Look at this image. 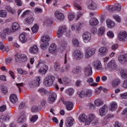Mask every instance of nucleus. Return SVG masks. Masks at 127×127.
I'll use <instances>...</instances> for the list:
<instances>
[{"instance_id": "nucleus-55", "label": "nucleus", "mask_w": 127, "mask_h": 127, "mask_svg": "<svg viewBox=\"0 0 127 127\" xmlns=\"http://www.w3.org/2000/svg\"><path fill=\"white\" fill-rule=\"evenodd\" d=\"M84 92L86 97H91V95H92V90H91V89H88Z\"/></svg>"}, {"instance_id": "nucleus-63", "label": "nucleus", "mask_w": 127, "mask_h": 127, "mask_svg": "<svg viewBox=\"0 0 127 127\" xmlns=\"http://www.w3.org/2000/svg\"><path fill=\"white\" fill-rule=\"evenodd\" d=\"M78 95L79 96L80 98H84L85 96V91H82L81 92H79L78 93Z\"/></svg>"}, {"instance_id": "nucleus-25", "label": "nucleus", "mask_w": 127, "mask_h": 127, "mask_svg": "<svg viewBox=\"0 0 127 127\" xmlns=\"http://www.w3.org/2000/svg\"><path fill=\"white\" fill-rule=\"evenodd\" d=\"M29 52L32 54H36L38 52V47L36 45H34L30 48Z\"/></svg>"}, {"instance_id": "nucleus-11", "label": "nucleus", "mask_w": 127, "mask_h": 127, "mask_svg": "<svg viewBox=\"0 0 127 127\" xmlns=\"http://www.w3.org/2000/svg\"><path fill=\"white\" fill-rule=\"evenodd\" d=\"M67 29L66 26H62L59 27L58 31H57V35L58 37H61L64 32H66Z\"/></svg>"}, {"instance_id": "nucleus-30", "label": "nucleus", "mask_w": 127, "mask_h": 127, "mask_svg": "<svg viewBox=\"0 0 127 127\" xmlns=\"http://www.w3.org/2000/svg\"><path fill=\"white\" fill-rule=\"evenodd\" d=\"M89 24L95 26L99 24V20L96 18H92L89 20Z\"/></svg>"}, {"instance_id": "nucleus-32", "label": "nucleus", "mask_w": 127, "mask_h": 127, "mask_svg": "<svg viewBox=\"0 0 127 127\" xmlns=\"http://www.w3.org/2000/svg\"><path fill=\"white\" fill-rule=\"evenodd\" d=\"M120 84H121V80L119 79H115L113 80L111 82L112 86L114 87V88L118 87Z\"/></svg>"}, {"instance_id": "nucleus-64", "label": "nucleus", "mask_w": 127, "mask_h": 127, "mask_svg": "<svg viewBox=\"0 0 127 127\" xmlns=\"http://www.w3.org/2000/svg\"><path fill=\"white\" fill-rule=\"evenodd\" d=\"M122 99H127V92L120 94Z\"/></svg>"}, {"instance_id": "nucleus-5", "label": "nucleus", "mask_w": 127, "mask_h": 127, "mask_svg": "<svg viewBox=\"0 0 127 127\" xmlns=\"http://www.w3.org/2000/svg\"><path fill=\"white\" fill-rule=\"evenodd\" d=\"M35 79V80H32L29 83V86L30 88H34V87L40 85V80H42L41 77L37 76Z\"/></svg>"}, {"instance_id": "nucleus-45", "label": "nucleus", "mask_w": 127, "mask_h": 127, "mask_svg": "<svg viewBox=\"0 0 127 127\" xmlns=\"http://www.w3.org/2000/svg\"><path fill=\"white\" fill-rule=\"evenodd\" d=\"M117 108H118V104H117V103L113 102L111 104V110L112 112L116 111V110H117Z\"/></svg>"}, {"instance_id": "nucleus-23", "label": "nucleus", "mask_w": 127, "mask_h": 127, "mask_svg": "<svg viewBox=\"0 0 127 127\" xmlns=\"http://www.w3.org/2000/svg\"><path fill=\"white\" fill-rule=\"evenodd\" d=\"M61 68V64H60V62L59 61H57L54 63V69L55 71H56V72H58V71H60Z\"/></svg>"}, {"instance_id": "nucleus-53", "label": "nucleus", "mask_w": 127, "mask_h": 127, "mask_svg": "<svg viewBox=\"0 0 127 127\" xmlns=\"http://www.w3.org/2000/svg\"><path fill=\"white\" fill-rule=\"evenodd\" d=\"M5 9L7 10V11H8V12H10L11 13H13V12H14V10L11 8V7H10V6H5Z\"/></svg>"}, {"instance_id": "nucleus-46", "label": "nucleus", "mask_w": 127, "mask_h": 127, "mask_svg": "<svg viewBox=\"0 0 127 127\" xmlns=\"http://www.w3.org/2000/svg\"><path fill=\"white\" fill-rule=\"evenodd\" d=\"M72 43L74 47H78V46H79V41L77 39H72Z\"/></svg>"}, {"instance_id": "nucleus-47", "label": "nucleus", "mask_w": 127, "mask_h": 127, "mask_svg": "<svg viewBox=\"0 0 127 127\" xmlns=\"http://www.w3.org/2000/svg\"><path fill=\"white\" fill-rule=\"evenodd\" d=\"M9 117H7L4 116H1V118L0 119V123H4L5 122H6V121H9Z\"/></svg>"}, {"instance_id": "nucleus-56", "label": "nucleus", "mask_w": 127, "mask_h": 127, "mask_svg": "<svg viewBox=\"0 0 127 127\" xmlns=\"http://www.w3.org/2000/svg\"><path fill=\"white\" fill-rule=\"evenodd\" d=\"M75 18V15L73 13H69L68 15V18L69 20H73Z\"/></svg>"}, {"instance_id": "nucleus-49", "label": "nucleus", "mask_w": 127, "mask_h": 127, "mask_svg": "<svg viewBox=\"0 0 127 127\" xmlns=\"http://www.w3.org/2000/svg\"><path fill=\"white\" fill-rule=\"evenodd\" d=\"M106 9L109 10V11L112 12L116 10V7L114 5L107 6Z\"/></svg>"}, {"instance_id": "nucleus-58", "label": "nucleus", "mask_w": 127, "mask_h": 127, "mask_svg": "<svg viewBox=\"0 0 127 127\" xmlns=\"http://www.w3.org/2000/svg\"><path fill=\"white\" fill-rule=\"evenodd\" d=\"M3 32L4 33V34H9V33H11V30L8 28H7L3 30Z\"/></svg>"}, {"instance_id": "nucleus-29", "label": "nucleus", "mask_w": 127, "mask_h": 127, "mask_svg": "<svg viewBox=\"0 0 127 127\" xmlns=\"http://www.w3.org/2000/svg\"><path fill=\"white\" fill-rule=\"evenodd\" d=\"M86 82L88 84L90 85V86H93V87H96V86H98V83L94 82V79H93L92 77L88 78L87 79Z\"/></svg>"}, {"instance_id": "nucleus-60", "label": "nucleus", "mask_w": 127, "mask_h": 127, "mask_svg": "<svg viewBox=\"0 0 127 127\" xmlns=\"http://www.w3.org/2000/svg\"><path fill=\"white\" fill-rule=\"evenodd\" d=\"M107 34V36L111 37V38H113L114 36H115V35H114V33H113L112 31H108Z\"/></svg>"}, {"instance_id": "nucleus-57", "label": "nucleus", "mask_w": 127, "mask_h": 127, "mask_svg": "<svg viewBox=\"0 0 127 127\" xmlns=\"http://www.w3.org/2000/svg\"><path fill=\"white\" fill-rule=\"evenodd\" d=\"M30 11L27 10L26 11H24L22 14L21 15V18H24L26 15H28V14L29 13Z\"/></svg>"}, {"instance_id": "nucleus-10", "label": "nucleus", "mask_w": 127, "mask_h": 127, "mask_svg": "<svg viewBox=\"0 0 127 127\" xmlns=\"http://www.w3.org/2000/svg\"><path fill=\"white\" fill-rule=\"evenodd\" d=\"M84 71L86 76H92L93 74L92 66H91V65H87V66L84 67Z\"/></svg>"}, {"instance_id": "nucleus-4", "label": "nucleus", "mask_w": 127, "mask_h": 127, "mask_svg": "<svg viewBox=\"0 0 127 127\" xmlns=\"http://www.w3.org/2000/svg\"><path fill=\"white\" fill-rule=\"evenodd\" d=\"M15 56V61L17 63H21V62H26L27 61V56L25 54H16Z\"/></svg>"}, {"instance_id": "nucleus-22", "label": "nucleus", "mask_w": 127, "mask_h": 127, "mask_svg": "<svg viewBox=\"0 0 127 127\" xmlns=\"http://www.w3.org/2000/svg\"><path fill=\"white\" fill-rule=\"evenodd\" d=\"M56 49H57V46L55 44H52L49 48V52L52 54L55 53Z\"/></svg>"}, {"instance_id": "nucleus-17", "label": "nucleus", "mask_w": 127, "mask_h": 127, "mask_svg": "<svg viewBox=\"0 0 127 127\" xmlns=\"http://www.w3.org/2000/svg\"><path fill=\"white\" fill-rule=\"evenodd\" d=\"M96 116L93 114H90L87 116V121L86 122V125H89L92 122L95 120Z\"/></svg>"}, {"instance_id": "nucleus-31", "label": "nucleus", "mask_w": 127, "mask_h": 127, "mask_svg": "<svg viewBox=\"0 0 127 127\" xmlns=\"http://www.w3.org/2000/svg\"><path fill=\"white\" fill-rule=\"evenodd\" d=\"M11 27L12 31H13V32H15V31H17V30L19 29L20 26L18 23L14 22L12 24Z\"/></svg>"}, {"instance_id": "nucleus-61", "label": "nucleus", "mask_w": 127, "mask_h": 127, "mask_svg": "<svg viewBox=\"0 0 127 127\" xmlns=\"http://www.w3.org/2000/svg\"><path fill=\"white\" fill-rule=\"evenodd\" d=\"M114 127H124V126H123V124L118 121L115 122Z\"/></svg>"}, {"instance_id": "nucleus-21", "label": "nucleus", "mask_w": 127, "mask_h": 127, "mask_svg": "<svg viewBox=\"0 0 127 127\" xmlns=\"http://www.w3.org/2000/svg\"><path fill=\"white\" fill-rule=\"evenodd\" d=\"M93 65L96 70H102V66L101 62L99 61H94L93 62Z\"/></svg>"}, {"instance_id": "nucleus-33", "label": "nucleus", "mask_w": 127, "mask_h": 127, "mask_svg": "<svg viewBox=\"0 0 127 127\" xmlns=\"http://www.w3.org/2000/svg\"><path fill=\"white\" fill-rule=\"evenodd\" d=\"M18 100L17 96L15 94H12L10 97V101L12 104H15Z\"/></svg>"}, {"instance_id": "nucleus-16", "label": "nucleus", "mask_w": 127, "mask_h": 127, "mask_svg": "<svg viewBox=\"0 0 127 127\" xmlns=\"http://www.w3.org/2000/svg\"><path fill=\"white\" fill-rule=\"evenodd\" d=\"M98 52L100 56H105L108 52V49L106 47H101L99 48Z\"/></svg>"}, {"instance_id": "nucleus-15", "label": "nucleus", "mask_w": 127, "mask_h": 127, "mask_svg": "<svg viewBox=\"0 0 127 127\" xmlns=\"http://www.w3.org/2000/svg\"><path fill=\"white\" fill-rule=\"evenodd\" d=\"M54 15L58 20H63V19H64V14L59 11H56L54 13Z\"/></svg>"}, {"instance_id": "nucleus-6", "label": "nucleus", "mask_w": 127, "mask_h": 127, "mask_svg": "<svg viewBox=\"0 0 127 127\" xmlns=\"http://www.w3.org/2000/svg\"><path fill=\"white\" fill-rule=\"evenodd\" d=\"M73 56L76 60H81V59H83V58L84 57V53L80 51L77 50L73 53Z\"/></svg>"}, {"instance_id": "nucleus-3", "label": "nucleus", "mask_w": 127, "mask_h": 127, "mask_svg": "<svg viewBox=\"0 0 127 127\" xmlns=\"http://www.w3.org/2000/svg\"><path fill=\"white\" fill-rule=\"evenodd\" d=\"M95 53H96L95 48H87L85 49V58L89 59V58H91L93 55H94Z\"/></svg>"}, {"instance_id": "nucleus-48", "label": "nucleus", "mask_w": 127, "mask_h": 127, "mask_svg": "<svg viewBox=\"0 0 127 127\" xmlns=\"http://www.w3.org/2000/svg\"><path fill=\"white\" fill-rule=\"evenodd\" d=\"M6 15H7L6 11L4 10H0V17H6Z\"/></svg>"}, {"instance_id": "nucleus-42", "label": "nucleus", "mask_w": 127, "mask_h": 127, "mask_svg": "<svg viewBox=\"0 0 127 127\" xmlns=\"http://www.w3.org/2000/svg\"><path fill=\"white\" fill-rule=\"evenodd\" d=\"M105 27H101L99 28V29L98 30V34L99 36H102L104 35V33H105Z\"/></svg>"}, {"instance_id": "nucleus-1", "label": "nucleus", "mask_w": 127, "mask_h": 127, "mask_svg": "<svg viewBox=\"0 0 127 127\" xmlns=\"http://www.w3.org/2000/svg\"><path fill=\"white\" fill-rule=\"evenodd\" d=\"M55 77L53 75H49L47 76L44 82V85L46 87H52L54 85L55 82Z\"/></svg>"}, {"instance_id": "nucleus-8", "label": "nucleus", "mask_w": 127, "mask_h": 127, "mask_svg": "<svg viewBox=\"0 0 127 127\" xmlns=\"http://www.w3.org/2000/svg\"><path fill=\"white\" fill-rule=\"evenodd\" d=\"M57 99V94L55 92H51L48 98V102L49 104H53Z\"/></svg>"}, {"instance_id": "nucleus-2", "label": "nucleus", "mask_w": 127, "mask_h": 127, "mask_svg": "<svg viewBox=\"0 0 127 127\" xmlns=\"http://www.w3.org/2000/svg\"><path fill=\"white\" fill-rule=\"evenodd\" d=\"M41 40L43 43L41 45V48L43 50H45L47 48V46L49 45V41H50V38L49 36L46 35L41 37Z\"/></svg>"}, {"instance_id": "nucleus-13", "label": "nucleus", "mask_w": 127, "mask_h": 127, "mask_svg": "<svg viewBox=\"0 0 127 127\" xmlns=\"http://www.w3.org/2000/svg\"><path fill=\"white\" fill-rule=\"evenodd\" d=\"M107 67L111 70H115L117 68L116 61L111 60V61H110L108 64Z\"/></svg>"}, {"instance_id": "nucleus-19", "label": "nucleus", "mask_w": 127, "mask_h": 127, "mask_svg": "<svg viewBox=\"0 0 127 127\" xmlns=\"http://www.w3.org/2000/svg\"><path fill=\"white\" fill-rule=\"evenodd\" d=\"M64 104L66 106V110L67 111H71L73 109V107H74V105L73 104V103H72L71 102L64 101Z\"/></svg>"}, {"instance_id": "nucleus-34", "label": "nucleus", "mask_w": 127, "mask_h": 127, "mask_svg": "<svg viewBox=\"0 0 127 127\" xmlns=\"http://www.w3.org/2000/svg\"><path fill=\"white\" fill-rule=\"evenodd\" d=\"M106 24L108 28H113L115 25V22L111 20H106Z\"/></svg>"}, {"instance_id": "nucleus-37", "label": "nucleus", "mask_w": 127, "mask_h": 127, "mask_svg": "<svg viewBox=\"0 0 127 127\" xmlns=\"http://www.w3.org/2000/svg\"><path fill=\"white\" fill-rule=\"evenodd\" d=\"M19 39L22 43H25L27 41V39L25 37V33L21 34L19 36Z\"/></svg>"}, {"instance_id": "nucleus-43", "label": "nucleus", "mask_w": 127, "mask_h": 127, "mask_svg": "<svg viewBox=\"0 0 127 127\" xmlns=\"http://www.w3.org/2000/svg\"><path fill=\"white\" fill-rule=\"evenodd\" d=\"M44 66H46V65H44V62L42 61H40V62L38 63V64L36 65V68H42L44 67Z\"/></svg>"}, {"instance_id": "nucleus-20", "label": "nucleus", "mask_w": 127, "mask_h": 127, "mask_svg": "<svg viewBox=\"0 0 127 127\" xmlns=\"http://www.w3.org/2000/svg\"><path fill=\"white\" fill-rule=\"evenodd\" d=\"M79 120L84 123L85 125H87V122H88V116H87L85 114H81L79 116Z\"/></svg>"}, {"instance_id": "nucleus-18", "label": "nucleus", "mask_w": 127, "mask_h": 127, "mask_svg": "<svg viewBox=\"0 0 127 127\" xmlns=\"http://www.w3.org/2000/svg\"><path fill=\"white\" fill-rule=\"evenodd\" d=\"M83 25L82 23H78L77 24H73L71 25V30H75V29H76V30L78 31L82 28V26Z\"/></svg>"}, {"instance_id": "nucleus-38", "label": "nucleus", "mask_w": 127, "mask_h": 127, "mask_svg": "<svg viewBox=\"0 0 127 127\" xmlns=\"http://www.w3.org/2000/svg\"><path fill=\"white\" fill-rule=\"evenodd\" d=\"M60 46L64 49L68 46V43H67L65 40H62L60 42Z\"/></svg>"}, {"instance_id": "nucleus-59", "label": "nucleus", "mask_w": 127, "mask_h": 127, "mask_svg": "<svg viewBox=\"0 0 127 127\" xmlns=\"http://www.w3.org/2000/svg\"><path fill=\"white\" fill-rule=\"evenodd\" d=\"M115 8L117 9V10H118V11H120L121 9H122V5L119 3L115 4Z\"/></svg>"}, {"instance_id": "nucleus-51", "label": "nucleus", "mask_w": 127, "mask_h": 127, "mask_svg": "<svg viewBox=\"0 0 127 127\" xmlns=\"http://www.w3.org/2000/svg\"><path fill=\"white\" fill-rule=\"evenodd\" d=\"M113 17L117 22H119V23H121L122 21V19H121V17L119 16V15H114L113 16Z\"/></svg>"}, {"instance_id": "nucleus-35", "label": "nucleus", "mask_w": 127, "mask_h": 127, "mask_svg": "<svg viewBox=\"0 0 127 127\" xmlns=\"http://www.w3.org/2000/svg\"><path fill=\"white\" fill-rule=\"evenodd\" d=\"M81 69L80 66H76L71 70V74L75 75V74H79V72H81Z\"/></svg>"}, {"instance_id": "nucleus-39", "label": "nucleus", "mask_w": 127, "mask_h": 127, "mask_svg": "<svg viewBox=\"0 0 127 127\" xmlns=\"http://www.w3.org/2000/svg\"><path fill=\"white\" fill-rule=\"evenodd\" d=\"M68 79L66 76L63 77L62 78H58V82L60 84H65L67 81Z\"/></svg>"}, {"instance_id": "nucleus-7", "label": "nucleus", "mask_w": 127, "mask_h": 127, "mask_svg": "<svg viewBox=\"0 0 127 127\" xmlns=\"http://www.w3.org/2000/svg\"><path fill=\"white\" fill-rule=\"evenodd\" d=\"M82 38L84 42L85 43H88L91 41V39L92 38V35L91 33L89 32H86L82 34Z\"/></svg>"}, {"instance_id": "nucleus-52", "label": "nucleus", "mask_w": 127, "mask_h": 127, "mask_svg": "<svg viewBox=\"0 0 127 127\" xmlns=\"http://www.w3.org/2000/svg\"><path fill=\"white\" fill-rule=\"evenodd\" d=\"M66 93L67 95H69V96H72V95L74 94V89L72 88H69L68 89H67L66 90Z\"/></svg>"}, {"instance_id": "nucleus-14", "label": "nucleus", "mask_w": 127, "mask_h": 127, "mask_svg": "<svg viewBox=\"0 0 127 127\" xmlns=\"http://www.w3.org/2000/svg\"><path fill=\"white\" fill-rule=\"evenodd\" d=\"M108 112V106L104 105L99 110V114L101 117H104Z\"/></svg>"}, {"instance_id": "nucleus-44", "label": "nucleus", "mask_w": 127, "mask_h": 127, "mask_svg": "<svg viewBox=\"0 0 127 127\" xmlns=\"http://www.w3.org/2000/svg\"><path fill=\"white\" fill-rule=\"evenodd\" d=\"M17 71L18 74H20V75H26L28 73L27 71L23 70L21 68H17Z\"/></svg>"}, {"instance_id": "nucleus-24", "label": "nucleus", "mask_w": 127, "mask_h": 127, "mask_svg": "<svg viewBox=\"0 0 127 127\" xmlns=\"http://www.w3.org/2000/svg\"><path fill=\"white\" fill-rule=\"evenodd\" d=\"M26 120V116L24 113L21 114L20 117L18 119L17 122L18 124H22V123H24V122Z\"/></svg>"}, {"instance_id": "nucleus-50", "label": "nucleus", "mask_w": 127, "mask_h": 127, "mask_svg": "<svg viewBox=\"0 0 127 127\" xmlns=\"http://www.w3.org/2000/svg\"><path fill=\"white\" fill-rule=\"evenodd\" d=\"M38 26L37 24L34 25V26L31 28V30L33 33H36L38 31Z\"/></svg>"}, {"instance_id": "nucleus-26", "label": "nucleus", "mask_w": 127, "mask_h": 127, "mask_svg": "<svg viewBox=\"0 0 127 127\" xmlns=\"http://www.w3.org/2000/svg\"><path fill=\"white\" fill-rule=\"evenodd\" d=\"M74 123H75L74 119L70 118L65 121V125L67 127H70L74 125Z\"/></svg>"}, {"instance_id": "nucleus-36", "label": "nucleus", "mask_w": 127, "mask_h": 127, "mask_svg": "<svg viewBox=\"0 0 127 127\" xmlns=\"http://www.w3.org/2000/svg\"><path fill=\"white\" fill-rule=\"evenodd\" d=\"M34 21V17L33 16H30L28 18H26L25 19V22H26L28 24H31Z\"/></svg>"}, {"instance_id": "nucleus-40", "label": "nucleus", "mask_w": 127, "mask_h": 127, "mask_svg": "<svg viewBox=\"0 0 127 127\" xmlns=\"http://www.w3.org/2000/svg\"><path fill=\"white\" fill-rule=\"evenodd\" d=\"M94 104L96 107H100V106L104 105V101L102 99H97L95 101Z\"/></svg>"}, {"instance_id": "nucleus-12", "label": "nucleus", "mask_w": 127, "mask_h": 127, "mask_svg": "<svg viewBox=\"0 0 127 127\" xmlns=\"http://www.w3.org/2000/svg\"><path fill=\"white\" fill-rule=\"evenodd\" d=\"M118 61L121 64H125L127 62V54L121 55L118 57Z\"/></svg>"}, {"instance_id": "nucleus-41", "label": "nucleus", "mask_w": 127, "mask_h": 127, "mask_svg": "<svg viewBox=\"0 0 127 127\" xmlns=\"http://www.w3.org/2000/svg\"><path fill=\"white\" fill-rule=\"evenodd\" d=\"M120 75L123 79H127V71L126 69H122L120 71Z\"/></svg>"}, {"instance_id": "nucleus-54", "label": "nucleus", "mask_w": 127, "mask_h": 127, "mask_svg": "<svg viewBox=\"0 0 127 127\" xmlns=\"http://www.w3.org/2000/svg\"><path fill=\"white\" fill-rule=\"evenodd\" d=\"M37 120H38V116L36 115L32 117L30 121L32 123H35Z\"/></svg>"}, {"instance_id": "nucleus-9", "label": "nucleus", "mask_w": 127, "mask_h": 127, "mask_svg": "<svg viewBox=\"0 0 127 127\" xmlns=\"http://www.w3.org/2000/svg\"><path fill=\"white\" fill-rule=\"evenodd\" d=\"M118 39L120 41H127V32L125 31L120 32L118 35Z\"/></svg>"}, {"instance_id": "nucleus-28", "label": "nucleus", "mask_w": 127, "mask_h": 127, "mask_svg": "<svg viewBox=\"0 0 127 127\" xmlns=\"http://www.w3.org/2000/svg\"><path fill=\"white\" fill-rule=\"evenodd\" d=\"M48 70V66L47 65L44 66V67H40V68L39 69V73L40 74H41V75H45L46 72H47Z\"/></svg>"}, {"instance_id": "nucleus-27", "label": "nucleus", "mask_w": 127, "mask_h": 127, "mask_svg": "<svg viewBox=\"0 0 127 127\" xmlns=\"http://www.w3.org/2000/svg\"><path fill=\"white\" fill-rule=\"evenodd\" d=\"M88 7L89 9L94 10L97 8V4H96L95 2H93V1H89L88 2Z\"/></svg>"}, {"instance_id": "nucleus-62", "label": "nucleus", "mask_w": 127, "mask_h": 127, "mask_svg": "<svg viewBox=\"0 0 127 127\" xmlns=\"http://www.w3.org/2000/svg\"><path fill=\"white\" fill-rule=\"evenodd\" d=\"M1 89L2 93L5 94V95H6V93H7V88L4 86H1Z\"/></svg>"}]
</instances>
